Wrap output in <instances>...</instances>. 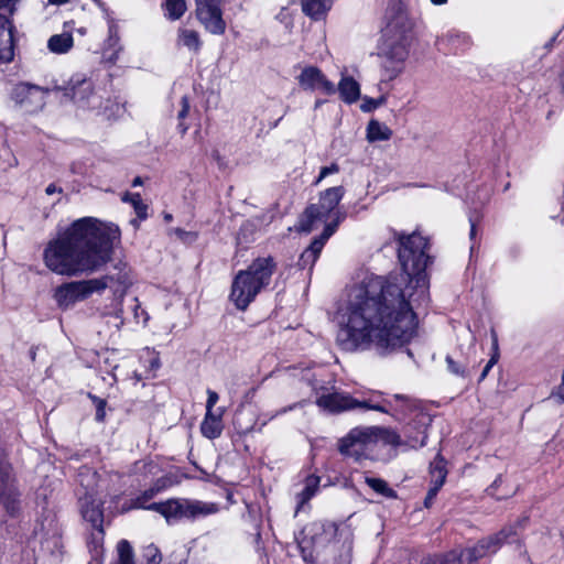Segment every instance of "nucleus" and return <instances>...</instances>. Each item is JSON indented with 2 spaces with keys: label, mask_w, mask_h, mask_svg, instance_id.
I'll list each match as a JSON object with an SVG mask.
<instances>
[{
  "label": "nucleus",
  "mask_w": 564,
  "mask_h": 564,
  "mask_svg": "<svg viewBox=\"0 0 564 564\" xmlns=\"http://www.w3.org/2000/svg\"><path fill=\"white\" fill-rule=\"evenodd\" d=\"M156 481L154 486L131 499L130 509H145L162 514L167 521L170 519L196 518L198 516L213 514L218 511L215 503L188 499H170L164 502L149 503L164 487Z\"/></svg>",
  "instance_id": "7"
},
{
  "label": "nucleus",
  "mask_w": 564,
  "mask_h": 564,
  "mask_svg": "<svg viewBox=\"0 0 564 564\" xmlns=\"http://www.w3.org/2000/svg\"><path fill=\"white\" fill-rule=\"evenodd\" d=\"M142 178L140 176H137L132 182V186H140L142 185Z\"/></svg>",
  "instance_id": "53"
},
{
  "label": "nucleus",
  "mask_w": 564,
  "mask_h": 564,
  "mask_svg": "<svg viewBox=\"0 0 564 564\" xmlns=\"http://www.w3.org/2000/svg\"><path fill=\"white\" fill-rule=\"evenodd\" d=\"M90 398L96 405V420L99 422L104 421L105 415H106V412H105L106 401L104 399H100L95 395H90Z\"/></svg>",
  "instance_id": "42"
},
{
  "label": "nucleus",
  "mask_w": 564,
  "mask_h": 564,
  "mask_svg": "<svg viewBox=\"0 0 564 564\" xmlns=\"http://www.w3.org/2000/svg\"><path fill=\"white\" fill-rule=\"evenodd\" d=\"M398 258L405 274L400 283L366 276L352 285L338 304L334 321L336 343L346 351L376 349L389 354L415 335V305L429 299L425 269L431 261L429 241L413 232L398 237Z\"/></svg>",
  "instance_id": "1"
},
{
  "label": "nucleus",
  "mask_w": 564,
  "mask_h": 564,
  "mask_svg": "<svg viewBox=\"0 0 564 564\" xmlns=\"http://www.w3.org/2000/svg\"><path fill=\"white\" fill-rule=\"evenodd\" d=\"M528 522L529 517L523 516L514 524L505 527L498 533L484 538L474 546L465 549L467 564H473L485 556L495 554L505 542L518 541L519 532L527 528Z\"/></svg>",
  "instance_id": "9"
},
{
  "label": "nucleus",
  "mask_w": 564,
  "mask_h": 564,
  "mask_svg": "<svg viewBox=\"0 0 564 564\" xmlns=\"http://www.w3.org/2000/svg\"><path fill=\"white\" fill-rule=\"evenodd\" d=\"M67 1H68V0H48V2H50V3H52V4H57V6H59V4H64V3H66Z\"/></svg>",
  "instance_id": "55"
},
{
  "label": "nucleus",
  "mask_w": 564,
  "mask_h": 564,
  "mask_svg": "<svg viewBox=\"0 0 564 564\" xmlns=\"http://www.w3.org/2000/svg\"><path fill=\"white\" fill-rule=\"evenodd\" d=\"M388 14L386 39L379 54L383 82L393 80L403 72L409 56L412 31V22L401 3L389 8Z\"/></svg>",
  "instance_id": "4"
},
{
  "label": "nucleus",
  "mask_w": 564,
  "mask_h": 564,
  "mask_svg": "<svg viewBox=\"0 0 564 564\" xmlns=\"http://www.w3.org/2000/svg\"><path fill=\"white\" fill-rule=\"evenodd\" d=\"M108 45L116 46L119 42L118 26L115 22H110L108 28Z\"/></svg>",
  "instance_id": "44"
},
{
  "label": "nucleus",
  "mask_w": 564,
  "mask_h": 564,
  "mask_svg": "<svg viewBox=\"0 0 564 564\" xmlns=\"http://www.w3.org/2000/svg\"><path fill=\"white\" fill-rule=\"evenodd\" d=\"M86 477H89L91 481L85 484V474L84 471L79 473V482L86 489V492L79 499L80 511L83 518L89 522L97 531V538H101L104 534L102 523H104V514L101 510L102 502L100 499H97L94 494V482L96 478V473L91 471L89 468H85Z\"/></svg>",
  "instance_id": "12"
},
{
  "label": "nucleus",
  "mask_w": 564,
  "mask_h": 564,
  "mask_svg": "<svg viewBox=\"0 0 564 564\" xmlns=\"http://www.w3.org/2000/svg\"><path fill=\"white\" fill-rule=\"evenodd\" d=\"M187 129H188V127H187L186 124H184V123L180 122V124H178V130H180V132H181L182 134H185V133H186V131H187Z\"/></svg>",
  "instance_id": "52"
},
{
  "label": "nucleus",
  "mask_w": 564,
  "mask_h": 564,
  "mask_svg": "<svg viewBox=\"0 0 564 564\" xmlns=\"http://www.w3.org/2000/svg\"><path fill=\"white\" fill-rule=\"evenodd\" d=\"M165 15L170 20H178L186 11L185 0H166L164 3Z\"/></svg>",
  "instance_id": "33"
},
{
  "label": "nucleus",
  "mask_w": 564,
  "mask_h": 564,
  "mask_svg": "<svg viewBox=\"0 0 564 564\" xmlns=\"http://www.w3.org/2000/svg\"><path fill=\"white\" fill-rule=\"evenodd\" d=\"M345 195V188L343 186L329 187L321 192L318 202L322 206L327 207L333 213L339 212L337 206Z\"/></svg>",
  "instance_id": "25"
},
{
  "label": "nucleus",
  "mask_w": 564,
  "mask_h": 564,
  "mask_svg": "<svg viewBox=\"0 0 564 564\" xmlns=\"http://www.w3.org/2000/svg\"><path fill=\"white\" fill-rule=\"evenodd\" d=\"M142 564H161L162 555L154 544H149L142 549Z\"/></svg>",
  "instance_id": "37"
},
{
  "label": "nucleus",
  "mask_w": 564,
  "mask_h": 564,
  "mask_svg": "<svg viewBox=\"0 0 564 564\" xmlns=\"http://www.w3.org/2000/svg\"><path fill=\"white\" fill-rule=\"evenodd\" d=\"M224 0H196V15L206 31L220 35L225 33L226 22L223 19Z\"/></svg>",
  "instance_id": "15"
},
{
  "label": "nucleus",
  "mask_w": 564,
  "mask_h": 564,
  "mask_svg": "<svg viewBox=\"0 0 564 564\" xmlns=\"http://www.w3.org/2000/svg\"><path fill=\"white\" fill-rule=\"evenodd\" d=\"M349 532L335 522L315 521L306 524L297 538L303 560L311 564H350Z\"/></svg>",
  "instance_id": "3"
},
{
  "label": "nucleus",
  "mask_w": 564,
  "mask_h": 564,
  "mask_svg": "<svg viewBox=\"0 0 564 564\" xmlns=\"http://www.w3.org/2000/svg\"><path fill=\"white\" fill-rule=\"evenodd\" d=\"M276 263L272 257L257 258L246 270H240L234 278L229 299L237 310L246 311L257 295L265 289Z\"/></svg>",
  "instance_id": "5"
},
{
  "label": "nucleus",
  "mask_w": 564,
  "mask_h": 564,
  "mask_svg": "<svg viewBox=\"0 0 564 564\" xmlns=\"http://www.w3.org/2000/svg\"><path fill=\"white\" fill-rule=\"evenodd\" d=\"M338 215L343 216V220L345 219V213H333L327 207L322 206L319 202L316 204H311L308 207H306L305 212L300 218L297 229L300 231L311 232L321 224H324L326 227L328 224L333 223Z\"/></svg>",
  "instance_id": "16"
},
{
  "label": "nucleus",
  "mask_w": 564,
  "mask_h": 564,
  "mask_svg": "<svg viewBox=\"0 0 564 564\" xmlns=\"http://www.w3.org/2000/svg\"><path fill=\"white\" fill-rule=\"evenodd\" d=\"M491 336H492L494 354L490 357V359L488 360V362L486 364V366L484 367V369H482V371L480 373L479 380H484L488 376L490 369L494 367V365L497 364V361L499 359L498 338H497V335H496V333L494 330L491 332Z\"/></svg>",
  "instance_id": "39"
},
{
  "label": "nucleus",
  "mask_w": 564,
  "mask_h": 564,
  "mask_svg": "<svg viewBox=\"0 0 564 564\" xmlns=\"http://www.w3.org/2000/svg\"><path fill=\"white\" fill-rule=\"evenodd\" d=\"M164 218H165V220L170 221L172 219V215L166 214Z\"/></svg>",
  "instance_id": "62"
},
{
  "label": "nucleus",
  "mask_w": 564,
  "mask_h": 564,
  "mask_svg": "<svg viewBox=\"0 0 564 564\" xmlns=\"http://www.w3.org/2000/svg\"><path fill=\"white\" fill-rule=\"evenodd\" d=\"M316 404L329 413H340L351 410H372L378 412H391L392 402H376L373 398L356 399L347 392L333 391L323 393L316 399Z\"/></svg>",
  "instance_id": "8"
},
{
  "label": "nucleus",
  "mask_w": 564,
  "mask_h": 564,
  "mask_svg": "<svg viewBox=\"0 0 564 564\" xmlns=\"http://www.w3.org/2000/svg\"><path fill=\"white\" fill-rule=\"evenodd\" d=\"M383 102V98L380 99H372V98H365L364 104L361 105V110L365 112H369L376 108H378Z\"/></svg>",
  "instance_id": "45"
},
{
  "label": "nucleus",
  "mask_w": 564,
  "mask_h": 564,
  "mask_svg": "<svg viewBox=\"0 0 564 564\" xmlns=\"http://www.w3.org/2000/svg\"><path fill=\"white\" fill-rule=\"evenodd\" d=\"M178 40L184 46L194 52H198L202 46L199 34L194 30L181 29Z\"/></svg>",
  "instance_id": "31"
},
{
  "label": "nucleus",
  "mask_w": 564,
  "mask_h": 564,
  "mask_svg": "<svg viewBox=\"0 0 564 564\" xmlns=\"http://www.w3.org/2000/svg\"><path fill=\"white\" fill-rule=\"evenodd\" d=\"M376 434L371 426L355 427L346 436L339 440L338 451L341 455L350 457L356 462L361 459H376Z\"/></svg>",
  "instance_id": "10"
},
{
  "label": "nucleus",
  "mask_w": 564,
  "mask_h": 564,
  "mask_svg": "<svg viewBox=\"0 0 564 564\" xmlns=\"http://www.w3.org/2000/svg\"><path fill=\"white\" fill-rule=\"evenodd\" d=\"M221 415V412L218 414L215 412H206L205 417L200 424V432L205 437L214 440L221 435L224 427Z\"/></svg>",
  "instance_id": "22"
},
{
  "label": "nucleus",
  "mask_w": 564,
  "mask_h": 564,
  "mask_svg": "<svg viewBox=\"0 0 564 564\" xmlns=\"http://www.w3.org/2000/svg\"><path fill=\"white\" fill-rule=\"evenodd\" d=\"M132 311L137 323L142 322L143 324H145L148 322L149 316L147 312L143 308H141V305L137 297L133 299Z\"/></svg>",
  "instance_id": "40"
},
{
  "label": "nucleus",
  "mask_w": 564,
  "mask_h": 564,
  "mask_svg": "<svg viewBox=\"0 0 564 564\" xmlns=\"http://www.w3.org/2000/svg\"><path fill=\"white\" fill-rule=\"evenodd\" d=\"M77 31H78V33H80L82 35H84V34L86 33V30H85L84 28H80V29H78Z\"/></svg>",
  "instance_id": "61"
},
{
  "label": "nucleus",
  "mask_w": 564,
  "mask_h": 564,
  "mask_svg": "<svg viewBox=\"0 0 564 564\" xmlns=\"http://www.w3.org/2000/svg\"><path fill=\"white\" fill-rule=\"evenodd\" d=\"M14 56L13 24L7 14L0 13V62L8 63Z\"/></svg>",
  "instance_id": "19"
},
{
  "label": "nucleus",
  "mask_w": 564,
  "mask_h": 564,
  "mask_svg": "<svg viewBox=\"0 0 564 564\" xmlns=\"http://www.w3.org/2000/svg\"><path fill=\"white\" fill-rule=\"evenodd\" d=\"M373 434H376V448L382 445L398 446L401 444L400 435L389 429L371 426Z\"/></svg>",
  "instance_id": "28"
},
{
  "label": "nucleus",
  "mask_w": 564,
  "mask_h": 564,
  "mask_svg": "<svg viewBox=\"0 0 564 564\" xmlns=\"http://www.w3.org/2000/svg\"><path fill=\"white\" fill-rule=\"evenodd\" d=\"M119 228L93 217L75 220L44 250V262L53 272L67 276L91 274L106 265L112 254Z\"/></svg>",
  "instance_id": "2"
},
{
  "label": "nucleus",
  "mask_w": 564,
  "mask_h": 564,
  "mask_svg": "<svg viewBox=\"0 0 564 564\" xmlns=\"http://www.w3.org/2000/svg\"><path fill=\"white\" fill-rule=\"evenodd\" d=\"M434 6H443L447 3L448 0H430Z\"/></svg>",
  "instance_id": "54"
},
{
  "label": "nucleus",
  "mask_w": 564,
  "mask_h": 564,
  "mask_svg": "<svg viewBox=\"0 0 564 564\" xmlns=\"http://www.w3.org/2000/svg\"><path fill=\"white\" fill-rule=\"evenodd\" d=\"M339 172V166L336 163H332L329 166H323L319 171V175L315 181V185H318L326 176L336 174Z\"/></svg>",
  "instance_id": "43"
},
{
  "label": "nucleus",
  "mask_w": 564,
  "mask_h": 564,
  "mask_svg": "<svg viewBox=\"0 0 564 564\" xmlns=\"http://www.w3.org/2000/svg\"><path fill=\"white\" fill-rule=\"evenodd\" d=\"M48 89L29 83H19L11 90V99L25 112H35L43 108Z\"/></svg>",
  "instance_id": "13"
},
{
  "label": "nucleus",
  "mask_w": 564,
  "mask_h": 564,
  "mask_svg": "<svg viewBox=\"0 0 564 564\" xmlns=\"http://www.w3.org/2000/svg\"><path fill=\"white\" fill-rule=\"evenodd\" d=\"M338 91L341 99L347 104H354L360 97L359 84L349 76L343 77L338 84Z\"/></svg>",
  "instance_id": "23"
},
{
  "label": "nucleus",
  "mask_w": 564,
  "mask_h": 564,
  "mask_svg": "<svg viewBox=\"0 0 564 564\" xmlns=\"http://www.w3.org/2000/svg\"><path fill=\"white\" fill-rule=\"evenodd\" d=\"M0 506L6 513L15 518L19 516L22 506V492L18 487V479L12 465L0 460Z\"/></svg>",
  "instance_id": "11"
},
{
  "label": "nucleus",
  "mask_w": 564,
  "mask_h": 564,
  "mask_svg": "<svg viewBox=\"0 0 564 564\" xmlns=\"http://www.w3.org/2000/svg\"><path fill=\"white\" fill-rule=\"evenodd\" d=\"M45 193L47 195H53L55 193H62V188L57 187L55 184H48L47 187L45 188Z\"/></svg>",
  "instance_id": "49"
},
{
  "label": "nucleus",
  "mask_w": 564,
  "mask_h": 564,
  "mask_svg": "<svg viewBox=\"0 0 564 564\" xmlns=\"http://www.w3.org/2000/svg\"><path fill=\"white\" fill-rule=\"evenodd\" d=\"M98 6H102V3L100 2V0H94Z\"/></svg>",
  "instance_id": "63"
},
{
  "label": "nucleus",
  "mask_w": 564,
  "mask_h": 564,
  "mask_svg": "<svg viewBox=\"0 0 564 564\" xmlns=\"http://www.w3.org/2000/svg\"><path fill=\"white\" fill-rule=\"evenodd\" d=\"M370 398H373L376 402H387L391 401L393 409L391 412H386L387 414H391L398 419L401 416H404L405 413L413 408V402L404 394H393L389 399H384L381 397V394L371 395Z\"/></svg>",
  "instance_id": "21"
},
{
  "label": "nucleus",
  "mask_w": 564,
  "mask_h": 564,
  "mask_svg": "<svg viewBox=\"0 0 564 564\" xmlns=\"http://www.w3.org/2000/svg\"><path fill=\"white\" fill-rule=\"evenodd\" d=\"M366 484L375 490L377 494L382 495L387 498H395L397 494L393 489H391L387 481H384L381 478H375V477H366L365 479Z\"/></svg>",
  "instance_id": "34"
},
{
  "label": "nucleus",
  "mask_w": 564,
  "mask_h": 564,
  "mask_svg": "<svg viewBox=\"0 0 564 564\" xmlns=\"http://www.w3.org/2000/svg\"><path fill=\"white\" fill-rule=\"evenodd\" d=\"M130 284L129 272L126 264L113 267V272H108L101 278L67 282L58 286L54 299L61 307H68L76 302L84 301L95 292H101L107 288H116L115 292L123 295Z\"/></svg>",
  "instance_id": "6"
},
{
  "label": "nucleus",
  "mask_w": 564,
  "mask_h": 564,
  "mask_svg": "<svg viewBox=\"0 0 564 564\" xmlns=\"http://www.w3.org/2000/svg\"><path fill=\"white\" fill-rule=\"evenodd\" d=\"M74 45L73 35L68 32L52 35L47 41V48L54 54H66Z\"/></svg>",
  "instance_id": "24"
},
{
  "label": "nucleus",
  "mask_w": 564,
  "mask_h": 564,
  "mask_svg": "<svg viewBox=\"0 0 564 564\" xmlns=\"http://www.w3.org/2000/svg\"><path fill=\"white\" fill-rule=\"evenodd\" d=\"M302 11L305 15L312 20L319 21L333 6V0H302Z\"/></svg>",
  "instance_id": "20"
},
{
  "label": "nucleus",
  "mask_w": 564,
  "mask_h": 564,
  "mask_svg": "<svg viewBox=\"0 0 564 564\" xmlns=\"http://www.w3.org/2000/svg\"><path fill=\"white\" fill-rule=\"evenodd\" d=\"M448 42L453 44H462V45H468L469 44V36L465 33H458V32H448L445 36Z\"/></svg>",
  "instance_id": "41"
},
{
  "label": "nucleus",
  "mask_w": 564,
  "mask_h": 564,
  "mask_svg": "<svg viewBox=\"0 0 564 564\" xmlns=\"http://www.w3.org/2000/svg\"><path fill=\"white\" fill-rule=\"evenodd\" d=\"M207 402H206V412H214V406L219 400V395L214 390H207Z\"/></svg>",
  "instance_id": "46"
},
{
  "label": "nucleus",
  "mask_w": 564,
  "mask_h": 564,
  "mask_svg": "<svg viewBox=\"0 0 564 564\" xmlns=\"http://www.w3.org/2000/svg\"><path fill=\"white\" fill-rule=\"evenodd\" d=\"M296 80L304 90H319L325 95H333L336 91L335 85L316 66H304Z\"/></svg>",
  "instance_id": "17"
},
{
  "label": "nucleus",
  "mask_w": 564,
  "mask_h": 564,
  "mask_svg": "<svg viewBox=\"0 0 564 564\" xmlns=\"http://www.w3.org/2000/svg\"><path fill=\"white\" fill-rule=\"evenodd\" d=\"M131 225L134 226L135 228L138 227V219H132L131 221Z\"/></svg>",
  "instance_id": "60"
},
{
  "label": "nucleus",
  "mask_w": 564,
  "mask_h": 564,
  "mask_svg": "<svg viewBox=\"0 0 564 564\" xmlns=\"http://www.w3.org/2000/svg\"><path fill=\"white\" fill-rule=\"evenodd\" d=\"M123 202H129L133 208H134V212L138 216V218L140 220H144L147 219L148 217V206L143 203L141 196L139 193H133V194H130V193H127L123 198H122Z\"/></svg>",
  "instance_id": "35"
},
{
  "label": "nucleus",
  "mask_w": 564,
  "mask_h": 564,
  "mask_svg": "<svg viewBox=\"0 0 564 564\" xmlns=\"http://www.w3.org/2000/svg\"><path fill=\"white\" fill-rule=\"evenodd\" d=\"M117 557L112 564H134L133 549L127 540H121L117 544Z\"/></svg>",
  "instance_id": "32"
},
{
  "label": "nucleus",
  "mask_w": 564,
  "mask_h": 564,
  "mask_svg": "<svg viewBox=\"0 0 564 564\" xmlns=\"http://www.w3.org/2000/svg\"><path fill=\"white\" fill-rule=\"evenodd\" d=\"M501 480H502L501 476H498V477L496 478V480L494 481L492 486H497V485H498V482H501Z\"/></svg>",
  "instance_id": "57"
},
{
  "label": "nucleus",
  "mask_w": 564,
  "mask_h": 564,
  "mask_svg": "<svg viewBox=\"0 0 564 564\" xmlns=\"http://www.w3.org/2000/svg\"><path fill=\"white\" fill-rule=\"evenodd\" d=\"M213 156H214V159H215V160H217V161L219 162V160H220V155H219V153H218V152H214V153H213Z\"/></svg>",
  "instance_id": "58"
},
{
  "label": "nucleus",
  "mask_w": 564,
  "mask_h": 564,
  "mask_svg": "<svg viewBox=\"0 0 564 564\" xmlns=\"http://www.w3.org/2000/svg\"><path fill=\"white\" fill-rule=\"evenodd\" d=\"M431 486L435 488H442L445 482L447 470L445 468V462L441 457H436L430 467Z\"/></svg>",
  "instance_id": "29"
},
{
  "label": "nucleus",
  "mask_w": 564,
  "mask_h": 564,
  "mask_svg": "<svg viewBox=\"0 0 564 564\" xmlns=\"http://www.w3.org/2000/svg\"><path fill=\"white\" fill-rule=\"evenodd\" d=\"M323 104V100H316L315 101V109H317L318 107H321Z\"/></svg>",
  "instance_id": "59"
},
{
  "label": "nucleus",
  "mask_w": 564,
  "mask_h": 564,
  "mask_svg": "<svg viewBox=\"0 0 564 564\" xmlns=\"http://www.w3.org/2000/svg\"><path fill=\"white\" fill-rule=\"evenodd\" d=\"M182 109L178 111L177 118L183 120L186 118L189 111V101L187 96H183L181 99Z\"/></svg>",
  "instance_id": "47"
},
{
  "label": "nucleus",
  "mask_w": 564,
  "mask_h": 564,
  "mask_svg": "<svg viewBox=\"0 0 564 564\" xmlns=\"http://www.w3.org/2000/svg\"><path fill=\"white\" fill-rule=\"evenodd\" d=\"M423 564H467L465 550H453L446 554L429 556Z\"/></svg>",
  "instance_id": "26"
},
{
  "label": "nucleus",
  "mask_w": 564,
  "mask_h": 564,
  "mask_svg": "<svg viewBox=\"0 0 564 564\" xmlns=\"http://www.w3.org/2000/svg\"><path fill=\"white\" fill-rule=\"evenodd\" d=\"M469 220H470V232H469V235H470V238L473 239L475 237V235H476V226H475V223H474V220L471 218Z\"/></svg>",
  "instance_id": "50"
},
{
  "label": "nucleus",
  "mask_w": 564,
  "mask_h": 564,
  "mask_svg": "<svg viewBox=\"0 0 564 564\" xmlns=\"http://www.w3.org/2000/svg\"><path fill=\"white\" fill-rule=\"evenodd\" d=\"M55 89L63 90L64 96L70 98L79 107L95 108L99 97L95 95L93 82L82 75L73 76L66 86H55Z\"/></svg>",
  "instance_id": "14"
},
{
  "label": "nucleus",
  "mask_w": 564,
  "mask_h": 564,
  "mask_svg": "<svg viewBox=\"0 0 564 564\" xmlns=\"http://www.w3.org/2000/svg\"><path fill=\"white\" fill-rule=\"evenodd\" d=\"M440 488H435V487H430L429 491H427V495L424 499V506L426 508H430L433 503V500L435 499L437 492H438Z\"/></svg>",
  "instance_id": "48"
},
{
  "label": "nucleus",
  "mask_w": 564,
  "mask_h": 564,
  "mask_svg": "<svg viewBox=\"0 0 564 564\" xmlns=\"http://www.w3.org/2000/svg\"><path fill=\"white\" fill-rule=\"evenodd\" d=\"M445 361L447 364L448 371L452 372L453 375L463 378L470 376V369L467 365L454 360L453 357L451 356H446Z\"/></svg>",
  "instance_id": "38"
},
{
  "label": "nucleus",
  "mask_w": 564,
  "mask_h": 564,
  "mask_svg": "<svg viewBox=\"0 0 564 564\" xmlns=\"http://www.w3.org/2000/svg\"><path fill=\"white\" fill-rule=\"evenodd\" d=\"M122 314H123V311L121 307L116 311V318H118L120 321V324L123 323Z\"/></svg>",
  "instance_id": "51"
},
{
  "label": "nucleus",
  "mask_w": 564,
  "mask_h": 564,
  "mask_svg": "<svg viewBox=\"0 0 564 564\" xmlns=\"http://www.w3.org/2000/svg\"><path fill=\"white\" fill-rule=\"evenodd\" d=\"M429 417L424 414H421L420 415V420H419V423H420V430L417 432V435L416 436H409V440L406 441V444L412 447V448H416V447H423L425 444H426V438H427V435H426V432H425V429H426V422Z\"/></svg>",
  "instance_id": "36"
},
{
  "label": "nucleus",
  "mask_w": 564,
  "mask_h": 564,
  "mask_svg": "<svg viewBox=\"0 0 564 564\" xmlns=\"http://www.w3.org/2000/svg\"><path fill=\"white\" fill-rule=\"evenodd\" d=\"M35 356H36V351H35V348H31L30 350V357L32 360H35Z\"/></svg>",
  "instance_id": "56"
},
{
  "label": "nucleus",
  "mask_w": 564,
  "mask_h": 564,
  "mask_svg": "<svg viewBox=\"0 0 564 564\" xmlns=\"http://www.w3.org/2000/svg\"><path fill=\"white\" fill-rule=\"evenodd\" d=\"M392 137V130L384 123L370 120L367 126V139L370 142L387 141Z\"/></svg>",
  "instance_id": "27"
},
{
  "label": "nucleus",
  "mask_w": 564,
  "mask_h": 564,
  "mask_svg": "<svg viewBox=\"0 0 564 564\" xmlns=\"http://www.w3.org/2000/svg\"><path fill=\"white\" fill-rule=\"evenodd\" d=\"M319 477L315 475H310L305 479V485L303 490L299 494V503L302 506L306 503L318 490L319 486Z\"/></svg>",
  "instance_id": "30"
},
{
  "label": "nucleus",
  "mask_w": 564,
  "mask_h": 564,
  "mask_svg": "<svg viewBox=\"0 0 564 564\" xmlns=\"http://www.w3.org/2000/svg\"><path fill=\"white\" fill-rule=\"evenodd\" d=\"M343 221V216L338 215L336 219L324 227L322 235L315 238L312 243L302 252L299 259V267L301 269H312L316 262L325 242L336 231L338 225Z\"/></svg>",
  "instance_id": "18"
}]
</instances>
